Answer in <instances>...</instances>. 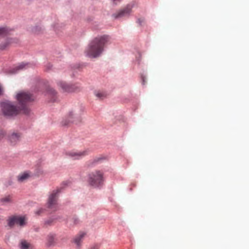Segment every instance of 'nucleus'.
<instances>
[{"mask_svg": "<svg viewBox=\"0 0 249 249\" xmlns=\"http://www.w3.org/2000/svg\"><path fill=\"white\" fill-rule=\"evenodd\" d=\"M68 120V123H66V121H63L62 122V125H67L70 123H77L80 121V119L76 116L75 114L73 111H71L69 113Z\"/></svg>", "mask_w": 249, "mask_h": 249, "instance_id": "obj_9", "label": "nucleus"}, {"mask_svg": "<svg viewBox=\"0 0 249 249\" xmlns=\"http://www.w3.org/2000/svg\"><path fill=\"white\" fill-rule=\"evenodd\" d=\"M109 39V36L106 35L95 38L89 45L87 50V54L93 57L99 56L103 51L104 45Z\"/></svg>", "mask_w": 249, "mask_h": 249, "instance_id": "obj_2", "label": "nucleus"}, {"mask_svg": "<svg viewBox=\"0 0 249 249\" xmlns=\"http://www.w3.org/2000/svg\"><path fill=\"white\" fill-rule=\"evenodd\" d=\"M19 247H20V249H32V246H31V244H30L29 243H28L25 240H22L20 242Z\"/></svg>", "mask_w": 249, "mask_h": 249, "instance_id": "obj_15", "label": "nucleus"}, {"mask_svg": "<svg viewBox=\"0 0 249 249\" xmlns=\"http://www.w3.org/2000/svg\"><path fill=\"white\" fill-rule=\"evenodd\" d=\"M58 85L62 89L64 92H73L75 90L73 86L67 84L66 83L60 81L58 83Z\"/></svg>", "mask_w": 249, "mask_h": 249, "instance_id": "obj_10", "label": "nucleus"}, {"mask_svg": "<svg viewBox=\"0 0 249 249\" xmlns=\"http://www.w3.org/2000/svg\"><path fill=\"white\" fill-rule=\"evenodd\" d=\"M17 42L18 40L16 38H5L0 44V50H5L7 49L13 43Z\"/></svg>", "mask_w": 249, "mask_h": 249, "instance_id": "obj_8", "label": "nucleus"}, {"mask_svg": "<svg viewBox=\"0 0 249 249\" xmlns=\"http://www.w3.org/2000/svg\"><path fill=\"white\" fill-rule=\"evenodd\" d=\"M11 31L8 28L0 27V36H6L10 34Z\"/></svg>", "mask_w": 249, "mask_h": 249, "instance_id": "obj_16", "label": "nucleus"}, {"mask_svg": "<svg viewBox=\"0 0 249 249\" xmlns=\"http://www.w3.org/2000/svg\"><path fill=\"white\" fill-rule=\"evenodd\" d=\"M17 99L19 102L20 107H17L10 102H4L1 104L2 111L5 116L16 115L21 110H24L26 113V105L32 102L34 100V97L28 92L20 91L17 94Z\"/></svg>", "mask_w": 249, "mask_h": 249, "instance_id": "obj_1", "label": "nucleus"}, {"mask_svg": "<svg viewBox=\"0 0 249 249\" xmlns=\"http://www.w3.org/2000/svg\"><path fill=\"white\" fill-rule=\"evenodd\" d=\"M95 96L100 99H102L106 97V94L101 91H96L95 92Z\"/></svg>", "mask_w": 249, "mask_h": 249, "instance_id": "obj_19", "label": "nucleus"}, {"mask_svg": "<svg viewBox=\"0 0 249 249\" xmlns=\"http://www.w3.org/2000/svg\"><path fill=\"white\" fill-rule=\"evenodd\" d=\"M28 65L27 64H24V63H21L18 66H17L12 71V73H16L17 71L22 70L23 69L25 68L26 67H27Z\"/></svg>", "mask_w": 249, "mask_h": 249, "instance_id": "obj_17", "label": "nucleus"}, {"mask_svg": "<svg viewBox=\"0 0 249 249\" xmlns=\"http://www.w3.org/2000/svg\"><path fill=\"white\" fill-rule=\"evenodd\" d=\"M8 224L10 227H13L15 224L22 226L25 225V219L24 217L13 216L9 218Z\"/></svg>", "mask_w": 249, "mask_h": 249, "instance_id": "obj_7", "label": "nucleus"}, {"mask_svg": "<svg viewBox=\"0 0 249 249\" xmlns=\"http://www.w3.org/2000/svg\"><path fill=\"white\" fill-rule=\"evenodd\" d=\"M144 22V19L143 18H139L137 20V22L140 25H142V24Z\"/></svg>", "mask_w": 249, "mask_h": 249, "instance_id": "obj_20", "label": "nucleus"}, {"mask_svg": "<svg viewBox=\"0 0 249 249\" xmlns=\"http://www.w3.org/2000/svg\"><path fill=\"white\" fill-rule=\"evenodd\" d=\"M4 135V132L2 130L0 131V140L2 139Z\"/></svg>", "mask_w": 249, "mask_h": 249, "instance_id": "obj_22", "label": "nucleus"}, {"mask_svg": "<svg viewBox=\"0 0 249 249\" xmlns=\"http://www.w3.org/2000/svg\"><path fill=\"white\" fill-rule=\"evenodd\" d=\"M89 154L87 150L82 151H70L66 153V155L73 160H80Z\"/></svg>", "mask_w": 249, "mask_h": 249, "instance_id": "obj_6", "label": "nucleus"}, {"mask_svg": "<svg viewBox=\"0 0 249 249\" xmlns=\"http://www.w3.org/2000/svg\"><path fill=\"white\" fill-rule=\"evenodd\" d=\"M85 235L86 233L84 232H80L74 238V242L77 246H79L81 245L82 240Z\"/></svg>", "mask_w": 249, "mask_h": 249, "instance_id": "obj_12", "label": "nucleus"}, {"mask_svg": "<svg viewBox=\"0 0 249 249\" xmlns=\"http://www.w3.org/2000/svg\"><path fill=\"white\" fill-rule=\"evenodd\" d=\"M2 201L3 202H9L10 201V197L8 196V197H6L5 198H4L2 199Z\"/></svg>", "mask_w": 249, "mask_h": 249, "instance_id": "obj_21", "label": "nucleus"}, {"mask_svg": "<svg viewBox=\"0 0 249 249\" xmlns=\"http://www.w3.org/2000/svg\"><path fill=\"white\" fill-rule=\"evenodd\" d=\"M132 4H128L125 7L120 10L117 13L113 14L112 16L115 19L128 16L132 12Z\"/></svg>", "mask_w": 249, "mask_h": 249, "instance_id": "obj_4", "label": "nucleus"}, {"mask_svg": "<svg viewBox=\"0 0 249 249\" xmlns=\"http://www.w3.org/2000/svg\"><path fill=\"white\" fill-rule=\"evenodd\" d=\"M2 94V89L1 88V87H0V95H1Z\"/></svg>", "mask_w": 249, "mask_h": 249, "instance_id": "obj_23", "label": "nucleus"}, {"mask_svg": "<svg viewBox=\"0 0 249 249\" xmlns=\"http://www.w3.org/2000/svg\"><path fill=\"white\" fill-rule=\"evenodd\" d=\"M20 137V134L14 132L10 136L9 140L12 144H15L18 142L19 141Z\"/></svg>", "mask_w": 249, "mask_h": 249, "instance_id": "obj_11", "label": "nucleus"}, {"mask_svg": "<svg viewBox=\"0 0 249 249\" xmlns=\"http://www.w3.org/2000/svg\"><path fill=\"white\" fill-rule=\"evenodd\" d=\"M58 190L53 191L50 195L48 198V206L53 211L56 210L57 199L58 197Z\"/></svg>", "mask_w": 249, "mask_h": 249, "instance_id": "obj_5", "label": "nucleus"}, {"mask_svg": "<svg viewBox=\"0 0 249 249\" xmlns=\"http://www.w3.org/2000/svg\"><path fill=\"white\" fill-rule=\"evenodd\" d=\"M47 244L49 246L52 245L54 241V236L53 234H50L48 235L47 238Z\"/></svg>", "mask_w": 249, "mask_h": 249, "instance_id": "obj_18", "label": "nucleus"}, {"mask_svg": "<svg viewBox=\"0 0 249 249\" xmlns=\"http://www.w3.org/2000/svg\"><path fill=\"white\" fill-rule=\"evenodd\" d=\"M47 95L51 97V101L54 102L56 100L57 98L56 92L52 88H48L47 91Z\"/></svg>", "mask_w": 249, "mask_h": 249, "instance_id": "obj_13", "label": "nucleus"}, {"mask_svg": "<svg viewBox=\"0 0 249 249\" xmlns=\"http://www.w3.org/2000/svg\"><path fill=\"white\" fill-rule=\"evenodd\" d=\"M103 181V174L100 171L93 172L89 175L88 182L92 186L98 187Z\"/></svg>", "mask_w": 249, "mask_h": 249, "instance_id": "obj_3", "label": "nucleus"}, {"mask_svg": "<svg viewBox=\"0 0 249 249\" xmlns=\"http://www.w3.org/2000/svg\"><path fill=\"white\" fill-rule=\"evenodd\" d=\"M31 177L30 174L28 172H24L18 176V180L20 182H23Z\"/></svg>", "mask_w": 249, "mask_h": 249, "instance_id": "obj_14", "label": "nucleus"}]
</instances>
